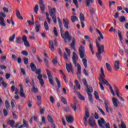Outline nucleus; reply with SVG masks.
Masks as SVG:
<instances>
[{
    "instance_id": "42",
    "label": "nucleus",
    "mask_w": 128,
    "mask_h": 128,
    "mask_svg": "<svg viewBox=\"0 0 128 128\" xmlns=\"http://www.w3.org/2000/svg\"><path fill=\"white\" fill-rule=\"evenodd\" d=\"M80 22H84V15L82 13H80Z\"/></svg>"
},
{
    "instance_id": "59",
    "label": "nucleus",
    "mask_w": 128,
    "mask_h": 128,
    "mask_svg": "<svg viewBox=\"0 0 128 128\" xmlns=\"http://www.w3.org/2000/svg\"><path fill=\"white\" fill-rule=\"evenodd\" d=\"M73 3L74 4H75L76 8H78V0H73Z\"/></svg>"
},
{
    "instance_id": "6",
    "label": "nucleus",
    "mask_w": 128,
    "mask_h": 128,
    "mask_svg": "<svg viewBox=\"0 0 128 128\" xmlns=\"http://www.w3.org/2000/svg\"><path fill=\"white\" fill-rule=\"evenodd\" d=\"M36 74H38L37 76L38 80L41 86H42L44 84V82L42 78V70L40 69H38L36 71Z\"/></svg>"
},
{
    "instance_id": "47",
    "label": "nucleus",
    "mask_w": 128,
    "mask_h": 128,
    "mask_svg": "<svg viewBox=\"0 0 128 128\" xmlns=\"http://www.w3.org/2000/svg\"><path fill=\"white\" fill-rule=\"evenodd\" d=\"M119 20L120 22H126V17H124V16H122L120 18Z\"/></svg>"
},
{
    "instance_id": "35",
    "label": "nucleus",
    "mask_w": 128,
    "mask_h": 128,
    "mask_svg": "<svg viewBox=\"0 0 128 128\" xmlns=\"http://www.w3.org/2000/svg\"><path fill=\"white\" fill-rule=\"evenodd\" d=\"M47 118L49 122H50L51 124H52L54 122V118H52V117L50 116H48Z\"/></svg>"
},
{
    "instance_id": "60",
    "label": "nucleus",
    "mask_w": 128,
    "mask_h": 128,
    "mask_svg": "<svg viewBox=\"0 0 128 128\" xmlns=\"http://www.w3.org/2000/svg\"><path fill=\"white\" fill-rule=\"evenodd\" d=\"M22 54H23V56H28V52L26 50H23L22 52Z\"/></svg>"
},
{
    "instance_id": "21",
    "label": "nucleus",
    "mask_w": 128,
    "mask_h": 128,
    "mask_svg": "<svg viewBox=\"0 0 128 128\" xmlns=\"http://www.w3.org/2000/svg\"><path fill=\"white\" fill-rule=\"evenodd\" d=\"M7 124H9L11 128H14V124H16V122L14 120H9L7 122Z\"/></svg>"
},
{
    "instance_id": "26",
    "label": "nucleus",
    "mask_w": 128,
    "mask_h": 128,
    "mask_svg": "<svg viewBox=\"0 0 128 128\" xmlns=\"http://www.w3.org/2000/svg\"><path fill=\"white\" fill-rule=\"evenodd\" d=\"M32 82L33 83V84H32V86H33V88H32V92H34V94H36L38 92V90L34 87V80H32Z\"/></svg>"
},
{
    "instance_id": "11",
    "label": "nucleus",
    "mask_w": 128,
    "mask_h": 128,
    "mask_svg": "<svg viewBox=\"0 0 128 128\" xmlns=\"http://www.w3.org/2000/svg\"><path fill=\"white\" fill-rule=\"evenodd\" d=\"M39 4L40 6V9L41 10L42 14H44V10H46V5L44 4V0H40Z\"/></svg>"
},
{
    "instance_id": "46",
    "label": "nucleus",
    "mask_w": 128,
    "mask_h": 128,
    "mask_svg": "<svg viewBox=\"0 0 128 128\" xmlns=\"http://www.w3.org/2000/svg\"><path fill=\"white\" fill-rule=\"evenodd\" d=\"M61 100L64 104H68V101L64 97H62Z\"/></svg>"
},
{
    "instance_id": "50",
    "label": "nucleus",
    "mask_w": 128,
    "mask_h": 128,
    "mask_svg": "<svg viewBox=\"0 0 128 128\" xmlns=\"http://www.w3.org/2000/svg\"><path fill=\"white\" fill-rule=\"evenodd\" d=\"M114 89L116 90V94L117 96H120V93H118V87H116V86H114Z\"/></svg>"
},
{
    "instance_id": "40",
    "label": "nucleus",
    "mask_w": 128,
    "mask_h": 128,
    "mask_svg": "<svg viewBox=\"0 0 128 128\" xmlns=\"http://www.w3.org/2000/svg\"><path fill=\"white\" fill-rule=\"evenodd\" d=\"M96 30L97 32L100 34V38H102V40H104V36L102 35V32L98 30V29H96Z\"/></svg>"
},
{
    "instance_id": "17",
    "label": "nucleus",
    "mask_w": 128,
    "mask_h": 128,
    "mask_svg": "<svg viewBox=\"0 0 128 128\" xmlns=\"http://www.w3.org/2000/svg\"><path fill=\"white\" fill-rule=\"evenodd\" d=\"M70 46L72 50H76V38H72V42L70 44Z\"/></svg>"
},
{
    "instance_id": "15",
    "label": "nucleus",
    "mask_w": 128,
    "mask_h": 128,
    "mask_svg": "<svg viewBox=\"0 0 128 128\" xmlns=\"http://www.w3.org/2000/svg\"><path fill=\"white\" fill-rule=\"evenodd\" d=\"M100 78L98 80L100 82H102V79L106 78V76L104 75V68L102 67L101 68L100 74Z\"/></svg>"
},
{
    "instance_id": "30",
    "label": "nucleus",
    "mask_w": 128,
    "mask_h": 128,
    "mask_svg": "<svg viewBox=\"0 0 128 128\" xmlns=\"http://www.w3.org/2000/svg\"><path fill=\"white\" fill-rule=\"evenodd\" d=\"M5 106L6 110H10V103L8 100L5 101Z\"/></svg>"
},
{
    "instance_id": "16",
    "label": "nucleus",
    "mask_w": 128,
    "mask_h": 128,
    "mask_svg": "<svg viewBox=\"0 0 128 128\" xmlns=\"http://www.w3.org/2000/svg\"><path fill=\"white\" fill-rule=\"evenodd\" d=\"M20 96H21V98H26V94H24V88H22V84H20Z\"/></svg>"
},
{
    "instance_id": "1",
    "label": "nucleus",
    "mask_w": 128,
    "mask_h": 128,
    "mask_svg": "<svg viewBox=\"0 0 128 128\" xmlns=\"http://www.w3.org/2000/svg\"><path fill=\"white\" fill-rule=\"evenodd\" d=\"M84 46L82 45L80 46L79 48L80 56V58L82 59V62L85 68H88V60L86 58H84Z\"/></svg>"
},
{
    "instance_id": "29",
    "label": "nucleus",
    "mask_w": 128,
    "mask_h": 128,
    "mask_svg": "<svg viewBox=\"0 0 128 128\" xmlns=\"http://www.w3.org/2000/svg\"><path fill=\"white\" fill-rule=\"evenodd\" d=\"M86 4L88 8L90 6V4L94 3V0H86Z\"/></svg>"
},
{
    "instance_id": "53",
    "label": "nucleus",
    "mask_w": 128,
    "mask_h": 128,
    "mask_svg": "<svg viewBox=\"0 0 128 128\" xmlns=\"http://www.w3.org/2000/svg\"><path fill=\"white\" fill-rule=\"evenodd\" d=\"M94 96H95V98L97 100H98V98H100V96H98V93L96 91L94 92Z\"/></svg>"
},
{
    "instance_id": "39",
    "label": "nucleus",
    "mask_w": 128,
    "mask_h": 128,
    "mask_svg": "<svg viewBox=\"0 0 128 128\" xmlns=\"http://www.w3.org/2000/svg\"><path fill=\"white\" fill-rule=\"evenodd\" d=\"M100 54H102V53L97 52L96 54V56H97V58H98V60L100 62V60H102V56Z\"/></svg>"
},
{
    "instance_id": "54",
    "label": "nucleus",
    "mask_w": 128,
    "mask_h": 128,
    "mask_svg": "<svg viewBox=\"0 0 128 128\" xmlns=\"http://www.w3.org/2000/svg\"><path fill=\"white\" fill-rule=\"evenodd\" d=\"M78 94L79 96L78 98L80 100H84V96H82L80 93H78Z\"/></svg>"
},
{
    "instance_id": "20",
    "label": "nucleus",
    "mask_w": 128,
    "mask_h": 128,
    "mask_svg": "<svg viewBox=\"0 0 128 128\" xmlns=\"http://www.w3.org/2000/svg\"><path fill=\"white\" fill-rule=\"evenodd\" d=\"M112 102L113 103V105L115 108H118V99H116V98H112Z\"/></svg>"
},
{
    "instance_id": "18",
    "label": "nucleus",
    "mask_w": 128,
    "mask_h": 128,
    "mask_svg": "<svg viewBox=\"0 0 128 128\" xmlns=\"http://www.w3.org/2000/svg\"><path fill=\"white\" fill-rule=\"evenodd\" d=\"M63 24H64V26L68 30V24H70V22H68V19H63Z\"/></svg>"
},
{
    "instance_id": "5",
    "label": "nucleus",
    "mask_w": 128,
    "mask_h": 128,
    "mask_svg": "<svg viewBox=\"0 0 128 128\" xmlns=\"http://www.w3.org/2000/svg\"><path fill=\"white\" fill-rule=\"evenodd\" d=\"M48 8L49 9L50 14L52 18V20L54 24H56V8H53L52 9V6H48Z\"/></svg>"
},
{
    "instance_id": "33",
    "label": "nucleus",
    "mask_w": 128,
    "mask_h": 128,
    "mask_svg": "<svg viewBox=\"0 0 128 128\" xmlns=\"http://www.w3.org/2000/svg\"><path fill=\"white\" fill-rule=\"evenodd\" d=\"M71 20L72 22H76V20H78V17L76 16H71Z\"/></svg>"
},
{
    "instance_id": "56",
    "label": "nucleus",
    "mask_w": 128,
    "mask_h": 128,
    "mask_svg": "<svg viewBox=\"0 0 128 128\" xmlns=\"http://www.w3.org/2000/svg\"><path fill=\"white\" fill-rule=\"evenodd\" d=\"M56 82H57V84H58V88H60V82L59 81L58 79V78H56Z\"/></svg>"
},
{
    "instance_id": "57",
    "label": "nucleus",
    "mask_w": 128,
    "mask_h": 128,
    "mask_svg": "<svg viewBox=\"0 0 128 128\" xmlns=\"http://www.w3.org/2000/svg\"><path fill=\"white\" fill-rule=\"evenodd\" d=\"M83 81V84H84V86H86V88H88V82L86 81V78H84L82 80Z\"/></svg>"
},
{
    "instance_id": "34",
    "label": "nucleus",
    "mask_w": 128,
    "mask_h": 128,
    "mask_svg": "<svg viewBox=\"0 0 128 128\" xmlns=\"http://www.w3.org/2000/svg\"><path fill=\"white\" fill-rule=\"evenodd\" d=\"M37 100L38 102L37 104L38 106H40V104H42V96H36Z\"/></svg>"
},
{
    "instance_id": "3",
    "label": "nucleus",
    "mask_w": 128,
    "mask_h": 128,
    "mask_svg": "<svg viewBox=\"0 0 128 128\" xmlns=\"http://www.w3.org/2000/svg\"><path fill=\"white\" fill-rule=\"evenodd\" d=\"M60 34L62 38L64 40V42L66 43L68 42L66 41V40H68L69 42H70V40H72V36L70 34V32L68 31L65 32L64 33V30H62V28H61V30H60Z\"/></svg>"
},
{
    "instance_id": "28",
    "label": "nucleus",
    "mask_w": 128,
    "mask_h": 128,
    "mask_svg": "<svg viewBox=\"0 0 128 128\" xmlns=\"http://www.w3.org/2000/svg\"><path fill=\"white\" fill-rule=\"evenodd\" d=\"M75 84L76 86L74 87V90H76V88L77 87L78 90H80V84L78 83V80H75Z\"/></svg>"
},
{
    "instance_id": "48",
    "label": "nucleus",
    "mask_w": 128,
    "mask_h": 128,
    "mask_svg": "<svg viewBox=\"0 0 128 128\" xmlns=\"http://www.w3.org/2000/svg\"><path fill=\"white\" fill-rule=\"evenodd\" d=\"M52 62L54 64H58V58L55 57L53 60H52Z\"/></svg>"
},
{
    "instance_id": "41",
    "label": "nucleus",
    "mask_w": 128,
    "mask_h": 128,
    "mask_svg": "<svg viewBox=\"0 0 128 128\" xmlns=\"http://www.w3.org/2000/svg\"><path fill=\"white\" fill-rule=\"evenodd\" d=\"M44 26L46 30H50V28H48V22H46V21H44Z\"/></svg>"
},
{
    "instance_id": "45",
    "label": "nucleus",
    "mask_w": 128,
    "mask_h": 128,
    "mask_svg": "<svg viewBox=\"0 0 128 128\" xmlns=\"http://www.w3.org/2000/svg\"><path fill=\"white\" fill-rule=\"evenodd\" d=\"M16 38V34H13L12 36H10L9 38V41L10 42H14V38Z\"/></svg>"
},
{
    "instance_id": "8",
    "label": "nucleus",
    "mask_w": 128,
    "mask_h": 128,
    "mask_svg": "<svg viewBox=\"0 0 128 128\" xmlns=\"http://www.w3.org/2000/svg\"><path fill=\"white\" fill-rule=\"evenodd\" d=\"M96 46L98 48V52L100 54L104 52V44L100 45V42H98V40H96Z\"/></svg>"
},
{
    "instance_id": "14",
    "label": "nucleus",
    "mask_w": 128,
    "mask_h": 128,
    "mask_svg": "<svg viewBox=\"0 0 128 128\" xmlns=\"http://www.w3.org/2000/svg\"><path fill=\"white\" fill-rule=\"evenodd\" d=\"M66 68L68 72H72V74H74V70H72V64H66Z\"/></svg>"
},
{
    "instance_id": "9",
    "label": "nucleus",
    "mask_w": 128,
    "mask_h": 128,
    "mask_svg": "<svg viewBox=\"0 0 128 128\" xmlns=\"http://www.w3.org/2000/svg\"><path fill=\"white\" fill-rule=\"evenodd\" d=\"M4 18H6V15L2 12H0V24L2 26H6V24L4 22Z\"/></svg>"
},
{
    "instance_id": "37",
    "label": "nucleus",
    "mask_w": 128,
    "mask_h": 128,
    "mask_svg": "<svg viewBox=\"0 0 128 128\" xmlns=\"http://www.w3.org/2000/svg\"><path fill=\"white\" fill-rule=\"evenodd\" d=\"M22 124H23L22 126H25V128H28V124L26 123V120L23 119Z\"/></svg>"
},
{
    "instance_id": "44",
    "label": "nucleus",
    "mask_w": 128,
    "mask_h": 128,
    "mask_svg": "<svg viewBox=\"0 0 128 128\" xmlns=\"http://www.w3.org/2000/svg\"><path fill=\"white\" fill-rule=\"evenodd\" d=\"M16 41L18 44H22V38L20 37H18L16 38Z\"/></svg>"
},
{
    "instance_id": "55",
    "label": "nucleus",
    "mask_w": 128,
    "mask_h": 128,
    "mask_svg": "<svg viewBox=\"0 0 128 128\" xmlns=\"http://www.w3.org/2000/svg\"><path fill=\"white\" fill-rule=\"evenodd\" d=\"M24 64H28V58H27L26 57L24 58Z\"/></svg>"
},
{
    "instance_id": "2",
    "label": "nucleus",
    "mask_w": 128,
    "mask_h": 128,
    "mask_svg": "<svg viewBox=\"0 0 128 128\" xmlns=\"http://www.w3.org/2000/svg\"><path fill=\"white\" fill-rule=\"evenodd\" d=\"M72 58L74 64L76 66H78L77 74L80 76L82 74V67L79 64H76V62L78 60V55H76V52H73V56Z\"/></svg>"
},
{
    "instance_id": "31",
    "label": "nucleus",
    "mask_w": 128,
    "mask_h": 128,
    "mask_svg": "<svg viewBox=\"0 0 128 128\" xmlns=\"http://www.w3.org/2000/svg\"><path fill=\"white\" fill-rule=\"evenodd\" d=\"M89 44H90L89 48H90V50H91L92 54H94V47L92 44L90 40H89Z\"/></svg>"
},
{
    "instance_id": "13",
    "label": "nucleus",
    "mask_w": 128,
    "mask_h": 128,
    "mask_svg": "<svg viewBox=\"0 0 128 128\" xmlns=\"http://www.w3.org/2000/svg\"><path fill=\"white\" fill-rule=\"evenodd\" d=\"M114 70L116 72H118L120 70V61L116 60L114 63Z\"/></svg>"
},
{
    "instance_id": "24",
    "label": "nucleus",
    "mask_w": 128,
    "mask_h": 128,
    "mask_svg": "<svg viewBox=\"0 0 128 128\" xmlns=\"http://www.w3.org/2000/svg\"><path fill=\"white\" fill-rule=\"evenodd\" d=\"M31 70L32 72H36L38 68H36V66L34 63H31L30 64Z\"/></svg>"
},
{
    "instance_id": "49",
    "label": "nucleus",
    "mask_w": 128,
    "mask_h": 128,
    "mask_svg": "<svg viewBox=\"0 0 128 128\" xmlns=\"http://www.w3.org/2000/svg\"><path fill=\"white\" fill-rule=\"evenodd\" d=\"M87 88V90L88 92H88H92V86H88V87H86Z\"/></svg>"
},
{
    "instance_id": "38",
    "label": "nucleus",
    "mask_w": 128,
    "mask_h": 128,
    "mask_svg": "<svg viewBox=\"0 0 128 128\" xmlns=\"http://www.w3.org/2000/svg\"><path fill=\"white\" fill-rule=\"evenodd\" d=\"M120 128H126V124L124 121H121V125H119Z\"/></svg>"
},
{
    "instance_id": "62",
    "label": "nucleus",
    "mask_w": 128,
    "mask_h": 128,
    "mask_svg": "<svg viewBox=\"0 0 128 128\" xmlns=\"http://www.w3.org/2000/svg\"><path fill=\"white\" fill-rule=\"evenodd\" d=\"M65 50L66 51V52H67L68 54V56H70V50L68 48H65Z\"/></svg>"
},
{
    "instance_id": "23",
    "label": "nucleus",
    "mask_w": 128,
    "mask_h": 128,
    "mask_svg": "<svg viewBox=\"0 0 128 128\" xmlns=\"http://www.w3.org/2000/svg\"><path fill=\"white\" fill-rule=\"evenodd\" d=\"M66 120L68 122H74V118L72 116H68L67 115L66 116Z\"/></svg>"
},
{
    "instance_id": "43",
    "label": "nucleus",
    "mask_w": 128,
    "mask_h": 128,
    "mask_svg": "<svg viewBox=\"0 0 128 128\" xmlns=\"http://www.w3.org/2000/svg\"><path fill=\"white\" fill-rule=\"evenodd\" d=\"M88 98H89V101L91 104H92V94L88 93Z\"/></svg>"
},
{
    "instance_id": "36",
    "label": "nucleus",
    "mask_w": 128,
    "mask_h": 128,
    "mask_svg": "<svg viewBox=\"0 0 128 128\" xmlns=\"http://www.w3.org/2000/svg\"><path fill=\"white\" fill-rule=\"evenodd\" d=\"M101 80H102L104 84H106V86H110V84L108 83V80H106L104 78H102V79H101Z\"/></svg>"
},
{
    "instance_id": "64",
    "label": "nucleus",
    "mask_w": 128,
    "mask_h": 128,
    "mask_svg": "<svg viewBox=\"0 0 128 128\" xmlns=\"http://www.w3.org/2000/svg\"><path fill=\"white\" fill-rule=\"evenodd\" d=\"M3 114L4 116H8V110L6 109H4Z\"/></svg>"
},
{
    "instance_id": "25",
    "label": "nucleus",
    "mask_w": 128,
    "mask_h": 128,
    "mask_svg": "<svg viewBox=\"0 0 128 128\" xmlns=\"http://www.w3.org/2000/svg\"><path fill=\"white\" fill-rule=\"evenodd\" d=\"M49 47L50 50H51L52 52H54V42L49 41Z\"/></svg>"
},
{
    "instance_id": "12",
    "label": "nucleus",
    "mask_w": 128,
    "mask_h": 128,
    "mask_svg": "<svg viewBox=\"0 0 128 128\" xmlns=\"http://www.w3.org/2000/svg\"><path fill=\"white\" fill-rule=\"evenodd\" d=\"M88 122L91 128H94V126H98V125H96V120H94V118L92 117H90L88 119Z\"/></svg>"
},
{
    "instance_id": "19",
    "label": "nucleus",
    "mask_w": 128,
    "mask_h": 128,
    "mask_svg": "<svg viewBox=\"0 0 128 128\" xmlns=\"http://www.w3.org/2000/svg\"><path fill=\"white\" fill-rule=\"evenodd\" d=\"M35 24L36 32H40V22L38 21H36Z\"/></svg>"
},
{
    "instance_id": "32",
    "label": "nucleus",
    "mask_w": 128,
    "mask_h": 128,
    "mask_svg": "<svg viewBox=\"0 0 128 128\" xmlns=\"http://www.w3.org/2000/svg\"><path fill=\"white\" fill-rule=\"evenodd\" d=\"M106 64L108 70V72H112V66H110V64L108 63H106Z\"/></svg>"
},
{
    "instance_id": "4",
    "label": "nucleus",
    "mask_w": 128,
    "mask_h": 128,
    "mask_svg": "<svg viewBox=\"0 0 128 128\" xmlns=\"http://www.w3.org/2000/svg\"><path fill=\"white\" fill-rule=\"evenodd\" d=\"M98 122L100 128H110V122H106L104 118H100Z\"/></svg>"
},
{
    "instance_id": "10",
    "label": "nucleus",
    "mask_w": 128,
    "mask_h": 128,
    "mask_svg": "<svg viewBox=\"0 0 128 128\" xmlns=\"http://www.w3.org/2000/svg\"><path fill=\"white\" fill-rule=\"evenodd\" d=\"M85 116L84 118V124L85 126H88V118H90V112L88 108H85Z\"/></svg>"
},
{
    "instance_id": "61",
    "label": "nucleus",
    "mask_w": 128,
    "mask_h": 128,
    "mask_svg": "<svg viewBox=\"0 0 128 128\" xmlns=\"http://www.w3.org/2000/svg\"><path fill=\"white\" fill-rule=\"evenodd\" d=\"M109 88H110V90L111 92V93L112 94H113L114 96H116V94H114V90L112 89V86H110Z\"/></svg>"
},
{
    "instance_id": "58",
    "label": "nucleus",
    "mask_w": 128,
    "mask_h": 128,
    "mask_svg": "<svg viewBox=\"0 0 128 128\" xmlns=\"http://www.w3.org/2000/svg\"><path fill=\"white\" fill-rule=\"evenodd\" d=\"M34 12L36 14H38V4L36 5V6L34 8Z\"/></svg>"
},
{
    "instance_id": "52",
    "label": "nucleus",
    "mask_w": 128,
    "mask_h": 128,
    "mask_svg": "<svg viewBox=\"0 0 128 128\" xmlns=\"http://www.w3.org/2000/svg\"><path fill=\"white\" fill-rule=\"evenodd\" d=\"M118 36H119L120 40H122V32L120 30H118Z\"/></svg>"
},
{
    "instance_id": "51",
    "label": "nucleus",
    "mask_w": 128,
    "mask_h": 128,
    "mask_svg": "<svg viewBox=\"0 0 128 128\" xmlns=\"http://www.w3.org/2000/svg\"><path fill=\"white\" fill-rule=\"evenodd\" d=\"M54 36H58V30H56V27H54Z\"/></svg>"
},
{
    "instance_id": "63",
    "label": "nucleus",
    "mask_w": 128,
    "mask_h": 128,
    "mask_svg": "<svg viewBox=\"0 0 128 128\" xmlns=\"http://www.w3.org/2000/svg\"><path fill=\"white\" fill-rule=\"evenodd\" d=\"M22 40L23 42H26L28 40V38H26V35L22 36Z\"/></svg>"
},
{
    "instance_id": "22",
    "label": "nucleus",
    "mask_w": 128,
    "mask_h": 128,
    "mask_svg": "<svg viewBox=\"0 0 128 128\" xmlns=\"http://www.w3.org/2000/svg\"><path fill=\"white\" fill-rule=\"evenodd\" d=\"M104 104H105V108H106V111L108 113L110 112L108 111V104H110V103H108V100H104Z\"/></svg>"
},
{
    "instance_id": "7",
    "label": "nucleus",
    "mask_w": 128,
    "mask_h": 128,
    "mask_svg": "<svg viewBox=\"0 0 128 128\" xmlns=\"http://www.w3.org/2000/svg\"><path fill=\"white\" fill-rule=\"evenodd\" d=\"M46 72L47 76H48V78L49 80V82L50 84H51L54 86V80H53L54 78L52 77V72L48 70H46Z\"/></svg>"
},
{
    "instance_id": "27",
    "label": "nucleus",
    "mask_w": 128,
    "mask_h": 128,
    "mask_svg": "<svg viewBox=\"0 0 128 128\" xmlns=\"http://www.w3.org/2000/svg\"><path fill=\"white\" fill-rule=\"evenodd\" d=\"M16 16L19 20H24V18H22V16L20 15V11L18 10H16Z\"/></svg>"
}]
</instances>
